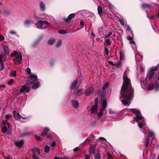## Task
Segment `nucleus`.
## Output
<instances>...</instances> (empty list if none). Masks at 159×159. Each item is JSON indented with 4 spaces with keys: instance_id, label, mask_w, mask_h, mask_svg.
I'll use <instances>...</instances> for the list:
<instances>
[{
    "instance_id": "f257e3e1",
    "label": "nucleus",
    "mask_w": 159,
    "mask_h": 159,
    "mask_svg": "<svg viewBox=\"0 0 159 159\" xmlns=\"http://www.w3.org/2000/svg\"><path fill=\"white\" fill-rule=\"evenodd\" d=\"M128 71L126 70L123 76V84L121 89L120 98L123 97L128 100L132 98L133 95L134 89L132 88L130 79L127 76Z\"/></svg>"
},
{
    "instance_id": "f03ea898",
    "label": "nucleus",
    "mask_w": 159,
    "mask_h": 159,
    "mask_svg": "<svg viewBox=\"0 0 159 159\" xmlns=\"http://www.w3.org/2000/svg\"><path fill=\"white\" fill-rule=\"evenodd\" d=\"M158 69V66H156L152 67L149 72L148 73L146 78V81L147 83L154 80L156 77L155 71Z\"/></svg>"
},
{
    "instance_id": "7ed1b4c3",
    "label": "nucleus",
    "mask_w": 159,
    "mask_h": 159,
    "mask_svg": "<svg viewBox=\"0 0 159 159\" xmlns=\"http://www.w3.org/2000/svg\"><path fill=\"white\" fill-rule=\"evenodd\" d=\"M10 56L12 57L14 56L16 57V61H14L15 63L20 64L22 61V55L20 52L13 51L11 54Z\"/></svg>"
},
{
    "instance_id": "20e7f679",
    "label": "nucleus",
    "mask_w": 159,
    "mask_h": 159,
    "mask_svg": "<svg viewBox=\"0 0 159 159\" xmlns=\"http://www.w3.org/2000/svg\"><path fill=\"white\" fill-rule=\"evenodd\" d=\"M2 125V132L3 133L9 134L11 130L12 127L10 124L8 123H3Z\"/></svg>"
},
{
    "instance_id": "39448f33",
    "label": "nucleus",
    "mask_w": 159,
    "mask_h": 159,
    "mask_svg": "<svg viewBox=\"0 0 159 159\" xmlns=\"http://www.w3.org/2000/svg\"><path fill=\"white\" fill-rule=\"evenodd\" d=\"M30 84L34 83L36 82L38 79L37 77L35 75H31L30 76Z\"/></svg>"
},
{
    "instance_id": "423d86ee",
    "label": "nucleus",
    "mask_w": 159,
    "mask_h": 159,
    "mask_svg": "<svg viewBox=\"0 0 159 159\" xmlns=\"http://www.w3.org/2000/svg\"><path fill=\"white\" fill-rule=\"evenodd\" d=\"M30 90V86H27L25 85L23 86L22 87L20 90V92H28Z\"/></svg>"
},
{
    "instance_id": "0eeeda50",
    "label": "nucleus",
    "mask_w": 159,
    "mask_h": 159,
    "mask_svg": "<svg viewBox=\"0 0 159 159\" xmlns=\"http://www.w3.org/2000/svg\"><path fill=\"white\" fill-rule=\"evenodd\" d=\"M149 137V136L152 138V140L151 141V143L153 144H154L156 142V140L155 139V134L152 131L149 130L148 133Z\"/></svg>"
},
{
    "instance_id": "6e6552de",
    "label": "nucleus",
    "mask_w": 159,
    "mask_h": 159,
    "mask_svg": "<svg viewBox=\"0 0 159 159\" xmlns=\"http://www.w3.org/2000/svg\"><path fill=\"white\" fill-rule=\"evenodd\" d=\"M35 25L36 27L39 29H43L45 28H43L42 27L43 23L42 21V20H39L38 22L35 24Z\"/></svg>"
},
{
    "instance_id": "1a4fd4ad",
    "label": "nucleus",
    "mask_w": 159,
    "mask_h": 159,
    "mask_svg": "<svg viewBox=\"0 0 159 159\" xmlns=\"http://www.w3.org/2000/svg\"><path fill=\"white\" fill-rule=\"evenodd\" d=\"M24 141L23 140H21L20 141H17L15 143V144L17 147L19 148L22 147Z\"/></svg>"
},
{
    "instance_id": "9d476101",
    "label": "nucleus",
    "mask_w": 159,
    "mask_h": 159,
    "mask_svg": "<svg viewBox=\"0 0 159 159\" xmlns=\"http://www.w3.org/2000/svg\"><path fill=\"white\" fill-rule=\"evenodd\" d=\"M3 49L4 52V55L7 56L9 55V49L7 46H3Z\"/></svg>"
},
{
    "instance_id": "9b49d317",
    "label": "nucleus",
    "mask_w": 159,
    "mask_h": 159,
    "mask_svg": "<svg viewBox=\"0 0 159 159\" xmlns=\"http://www.w3.org/2000/svg\"><path fill=\"white\" fill-rule=\"evenodd\" d=\"M143 116H142L141 113L139 114H137L136 116L134 117V119L136 122L139 121V120H140L143 119Z\"/></svg>"
},
{
    "instance_id": "f8f14e48",
    "label": "nucleus",
    "mask_w": 159,
    "mask_h": 159,
    "mask_svg": "<svg viewBox=\"0 0 159 159\" xmlns=\"http://www.w3.org/2000/svg\"><path fill=\"white\" fill-rule=\"evenodd\" d=\"M75 16V14L74 13H72L70 14L68 17L67 19H66V20H65V21L66 22H68L70 20L74 18Z\"/></svg>"
},
{
    "instance_id": "ddd939ff",
    "label": "nucleus",
    "mask_w": 159,
    "mask_h": 159,
    "mask_svg": "<svg viewBox=\"0 0 159 159\" xmlns=\"http://www.w3.org/2000/svg\"><path fill=\"white\" fill-rule=\"evenodd\" d=\"M128 100L127 99H123L122 100V102L124 106H128L130 105V102H129V100Z\"/></svg>"
},
{
    "instance_id": "4468645a",
    "label": "nucleus",
    "mask_w": 159,
    "mask_h": 159,
    "mask_svg": "<svg viewBox=\"0 0 159 159\" xmlns=\"http://www.w3.org/2000/svg\"><path fill=\"white\" fill-rule=\"evenodd\" d=\"M13 114L14 117L16 119H20L21 118V116H20L19 113L18 112H16L15 111H13Z\"/></svg>"
},
{
    "instance_id": "2eb2a0df",
    "label": "nucleus",
    "mask_w": 159,
    "mask_h": 159,
    "mask_svg": "<svg viewBox=\"0 0 159 159\" xmlns=\"http://www.w3.org/2000/svg\"><path fill=\"white\" fill-rule=\"evenodd\" d=\"M97 107L98 105H95L93 106L91 109V113H93L96 112L97 111Z\"/></svg>"
},
{
    "instance_id": "dca6fc26",
    "label": "nucleus",
    "mask_w": 159,
    "mask_h": 159,
    "mask_svg": "<svg viewBox=\"0 0 159 159\" xmlns=\"http://www.w3.org/2000/svg\"><path fill=\"white\" fill-rule=\"evenodd\" d=\"M129 41V43L132 45V47L133 49L135 50L136 49V45L135 44V43L134 40H131Z\"/></svg>"
},
{
    "instance_id": "f3484780",
    "label": "nucleus",
    "mask_w": 159,
    "mask_h": 159,
    "mask_svg": "<svg viewBox=\"0 0 159 159\" xmlns=\"http://www.w3.org/2000/svg\"><path fill=\"white\" fill-rule=\"evenodd\" d=\"M3 58V55H0V64L1 65V70H2L4 68V64L2 61V59Z\"/></svg>"
},
{
    "instance_id": "a211bd4d",
    "label": "nucleus",
    "mask_w": 159,
    "mask_h": 159,
    "mask_svg": "<svg viewBox=\"0 0 159 159\" xmlns=\"http://www.w3.org/2000/svg\"><path fill=\"white\" fill-rule=\"evenodd\" d=\"M129 109L133 113L136 114V115L137 114H140V112L139 111L136 109Z\"/></svg>"
},
{
    "instance_id": "6ab92c4d",
    "label": "nucleus",
    "mask_w": 159,
    "mask_h": 159,
    "mask_svg": "<svg viewBox=\"0 0 159 159\" xmlns=\"http://www.w3.org/2000/svg\"><path fill=\"white\" fill-rule=\"evenodd\" d=\"M94 91V88L93 87L90 88L89 89L88 92H87L85 93V95L86 96H89Z\"/></svg>"
},
{
    "instance_id": "aec40b11",
    "label": "nucleus",
    "mask_w": 159,
    "mask_h": 159,
    "mask_svg": "<svg viewBox=\"0 0 159 159\" xmlns=\"http://www.w3.org/2000/svg\"><path fill=\"white\" fill-rule=\"evenodd\" d=\"M50 129L48 128H45L44 130L41 133V135H45L48 134L47 132L50 131Z\"/></svg>"
},
{
    "instance_id": "412c9836",
    "label": "nucleus",
    "mask_w": 159,
    "mask_h": 159,
    "mask_svg": "<svg viewBox=\"0 0 159 159\" xmlns=\"http://www.w3.org/2000/svg\"><path fill=\"white\" fill-rule=\"evenodd\" d=\"M102 104L103 110L106 107L107 102L106 100H104L102 102Z\"/></svg>"
},
{
    "instance_id": "4be33fe9",
    "label": "nucleus",
    "mask_w": 159,
    "mask_h": 159,
    "mask_svg": "<svg viewBox=\"0 0 159 159\" xmlns=\"http://www.w3.org/2000/svg\"><path fill=\"white\" fill-rule=\"evenodd\" d=\"M72 103L74 107L77 108L78 107L79 104L77 101H72Z\"/></svg>"
},
{
    "instance_id": "5701e85b",
    "label": "nucleus",
    "mask_w": 159,
    "mask_h": 159,
    "mask_svg": "<svg viewBox=\"0 0 159 159\" xmlns=\"http://www.w3.org/2000/svg\"><path fill=\"white\" fill-rule=\"evenodd\" d=\"M77 84V80H75L73 83L72 84L71 86V89H74L75 87L76 86Z\"/></svg>"
},
{
    "instance_id": "b1692460",
    "label": "nucleus",
    "mask_w": 159,
    "mask_h": 159,
    "mask_svg": "<svg viewBox=\"0 0 159 159\" xmlns=\"http://www.w3.org/2000/svg\"><path fill=\"white\" fill-rule=\"evenodd\" d=\"M111 44V42L109 39H107L105 40L104 45L106 46L110 45Z\"/></svg>"
},
{
    "instance_id": "393cba45",
    "label": "nucleus",
    "mask_w": 159,
    "mask_h": 159,
    "mask_svg": "<svg viewBox=\"0 0 159 159\" xmlns=\"http://www.w3.org/2000/svg\"><path fill=\"white\" fill-rule=\"evenodd\" d=\"M142 7L143 9L148 8L150 7V6L148 4H143L142 5Z\"/></svg>"
},
{
    "instance_id": "a878e982",
    "label": "nucleus",
    "mask_w": 159,
    "mask_h": 159,
    "mask_svg": "<svg viewBox=\"0 0 159 159\" xmlns=\"http://www.w3.org/2000/svg\"><path fill=\"white\" fill-rule=\"evenodd\" d=\"M98 11L99 14L100 15L102 12V9L101 6H99L98 8Z\"/></svg>"
},
{
    "instance_id": "bb28decb",
    "label": "nucleus",
    "mask_w": 159,
    "mask_h": 159,
    "mask_svg": "<svg viewBox=\"0 0 159 159\" xmlns=\"http://www.w3.org/2000/svg\"><path fill=\"white\" fill-rule=\"evenodd\" d=\"M83 91V89H80L78 90L75 92V93L77 94L80 95L81 94Z\"/></svg>"
},
{
    "instance_id": "cd10ccee",
    "label": "nucleus",
    "mask_w": 159,
    "mask_h": 159,
    "mask_svg": "<svg viewBox=\"0 0 159 159\" xmlns=\"http://www.w3.org/2000/svg\"><path fill=\"white\" fill-rule=\"evenodd\" d=\"M55 43V40L53 39H49L48 42V44L50 45L53 44Z\"/></svg>"
},
{
    "instance_id": "c85d7f7f",
    "label": "nucleus",
    "mask_w": 159,
    "mask_h": 159,
    "mask_svg": "<svg viewBox=\"0 0 159 159\" xmlns=\"http://www.w3.org/2000/svg\"><path fill=\"white\" fill-rule=\"evenodd\" d=\"M50 148L48 146H46L44 148V151L46 153H48L49 152Z\"/></svg>"
},
{
    "instance_id": "c756f323",
    "label": "nucleus",
    "mask_w": 159,
    "mask_h": 159,
    "mask_svg": "<svg viewBox=\"0 0 159 159\" xmlns=\"http://www.w3.org/2000/svg\"><path fill=\"white\" fill-rule=\"evenodd\" d=\"M149 141V136H148V138L147 139V141L145 143H144V145L145 147H147L148 145Z\"/></svg>"
},
{
    "instance_id": "7c9ffc66",
    "label": "nucleus",
    "mask_w": 159,
    "mask_h": 159,
    "mask_svg": "<svg viewBox=\"0 0 159 159\" xmlns=\"http://www.w3.org/2000/svg\"><path fill=\"white\" fill-rule=\"evenodd\" d=\"M114 66L118 67H120L121 66V62L120 61H118L117 62L115 63Z\"/></svg>"
},
{
    "instance_id": "2f4dec72",
    "label": "nucleus",
    "mask_w": 159,
    "mask_h": 159,
    "mask_svg": "<svg viewBox=\"0 0 159 159\" xmlns=\"http://www.w3.org/2000/svg\"><path fill=\"white\" fill-rule=\"evenodd\" d=\"M40 8L42 10H44L45 9V6L44 4L41 2L40 5Z\"/></svg>"
},
{
    "instance_id": "473e14b6",
    "label": "nucleus",
    "mask_w": 159,
    "mask_h": 159,
    "mask_svg": "<svg viewBox=\"0 0 159 159\" xmlns=\"http://www.w3.org/2000/svg\"><path fill=\"white\" fill-rule=\"evenodd\" d=\"M33 150L34 152H37L39 154L40 153V151L39 148H33Z\"/></svg>"
},
{
    "instance_id": "72a5a7b5",
    "label": "nucleus",
    "mask_w": 159,
    "mask_h": 159,
    "mask_svg": "<svg viewBox=\"0 0 159 159\" xmlns=\"http://www.w3.org/2000/svg\"><path fill=\"white\" fill-rule=\"evenodd\" d=\"M154 88V85L153 84H149L148 86V89L149 90H152Z\"/></svg>"
},
{
    "instance_id": "f704fd0d",
    "label": "nucleus",
    "mask_w": 159,
    "mask_h": 159,
    "mask_svg": "<svg viewBox=\"0 0 159 159\" xmlns=\"http://www.w3.org/2000/svg\"><path fill=\"white\" fill-rule=\"evenodd\" d=\"M112 32L110 31L105 36V39L110 37L112 34Z\"/></svg>"
},
{
    "instance_id": "c9c22d12",
    "label": "nucleus",
    "mask_w": 159,
    "mask_h": 159,
    "mask_svg": "<svg viewBox=\"0 0 159 159\" xmlns=\"http://www.w3.org/2000/svg\"><path fill=\"white\" fill-rule=\"evenodd\" d=\"M62 42L61 40L59 41L56 44V45L57 47H59L61 45Z\"/></svg>"
},
{
    "instance_id": "e433bc0d",
    "label": "nucleus",
    "mask_w": 159,
    "mask_h": 159,
    "mask_svg": "<svg viewBox=\"0 0 159 159\" xmlns=\"http://www.w3.org/2000/svg\"><path fill=\"white\" fill-rule=\"evenodd\" d=\"M109 84L108 82H106L105 85H104V86L102 87V89L103 90L105 89H106L109 86Z\"/></svg>"
},
{
    "instance_id": "4c0bfd02",
    "label": "nucleus",
    "mask_w": 159,
    "mask_h": 159,
    "mask_svg": "<svg viewBox=\"0 0 159 159\" xmlns=\"http://www.w3.org/2000/svg\"><path fill=\"white\" fill-rule=\"evenodd\" d=\"M39 84H34L32 88L33 89H36L39 87Z\"/></svg>"
},
{
    "instance_id": "58836bf2",
    "label": "nucleus",
    "mask_w": 159,
    "mask_h": 159,
    "mask_svg": "<svg viewBox=\"0 0 159 159\" xmlns=\"http://www.w3.org/2000/svg\"><path fill=\"white\" fill-rule=\"evenodd\" d=\"M103 110L102 109H100V112L97 114V115L99 117H100L102 116Z\"/></svg>"
},
{
    "instance_id": "ea45409f",
    "label": "nucleus",
    "mask_w": 159,
    "mask_h": 159,
    "mask_svg": "<svg viewBox=\"0 0 159 159\" xmlns=\"http://www.w3.org/2000/svg\"><path fill=\"white\" fill-rule=\"evenodd\" d=\"M104 54L107 56L108 55V50L107 48H105Z\"/></svg>"
},
{
    "instance_id": "a19ab883",
    "label": "nucleus",
    "mask_w": 159,
    "mask_h": 159,
    "mask_svg": "<svg viewBox=\"0 0 159 159\" xmlns=\"http://www.w3.org/2000/svg\"><path fill=\"white\" fill-rule=\"evenodd\" d=\"M11 75L12 76H15L16 75V71L14 70L11 73Z\"/></svg>"
},
{
    "instance_id": "79ce46f5",
    "label": "nucleus",
    "mask_w": 159,
    "mask_h": 159,
    "mask_svg": "<svg viewBox=\"0 0 159 159\" xmlns=\"http://www.w3.org/2000/svg\"><path fill=\"white\" fill-rule=\"evenodd\" d=\"M137 122L138 123V125L139 127L141 129L143 127L142 124L139 121H138V122Z\"/></svg>"
},
{
    "instance_id": "37998d69",
    "label": "nucleus",
    "mask_w": 159,
    "mask_h": 159,
    "mask_svg": "<svg viewBox=\"0 0 159 159\" xmlns=\"http://www.w3.org/2000/svg\"><path fill=\"white\" fill-rule=\"evenodd\" d=\"M35 138L37 140V141H41V138L38 136L37 135H36L35 136Z\"/></svg>"
},
{
    "instance_id": "c03bdc74",
    "label": "nucleus",
    "mask_w": 159,
    "mask_h": 159,
    "mask_svg": "<svg viewBox=\"0 0 159 159\" xmlns=\"http://www.w3.org/2000/svg\"><path fill=\"white\" fill-rule=\"evenodd\" d=\"M26 71L28 74H30L31 73V69L29 68H27L26 70Z\"/></svg>"
},
{
    "instance_id": "a18cd8bd",
    "label": "nucleus",
    "mask_w": 159,
    "mask_h": 159,
    "mask_svg": "<svg viewBox=\"0 0 159 159\" xmlns=\"http://www.w3.org/2000/svg\"><path fill=\"white\" fill-rule=\"evenodd\" d=\"M11 116V115L10 114H7L5 116V117L6 119H8L10 118Z\"/></svg>"
},
{
    "instance_id": "49530a36",
    "label": "nucleus",
    "mask_w": 159,
    "mask_h": 159,
    "mask_svg": "<svg viewBox=\"0 0 159 159\" xmlns=\"http://www.w3.org/2000/svg\"><path fill=\"white\" fill-rule=\"evenodd\" d=\"M42 22H43V24H45V25H49V23L48 21H42Z\"/></svg>"
},
{
    "instance_id": "de8ad7c7",
    "label": "nucleus",
    "mask_w": 159,
    "mask_h": 159,
    "mask_svg": "<svg viewBox=\"0 0 159 159\" xmlns=\"http://www.w3.org/2000/svg\"><path fill=\"white\" fill-rule=\"evenodd\" d=\"M4 36L2 35H0V41H2L4 40Z\"/></svg>"
},
{
    "instance_id": "09e8293b",
    "label": "nucleus",
    "mask_w": 159,
    "mask_h": 159,
    "mask_svg": "<svg viewBox=\"0 0 159 159\" xmlns=\"http://www.w3.org/2000/svg\"><path fill=\"white\" fill-rule=\"evenodd\" d=\"M59 33L60 34H65L66 33V32L64 31L60 30L59 31Z\"/></svg>"
},
{
    "instance_id": "8fccbe9b",
    "label": "nucleus",
    "mask_w": 159,
    "mask_h": 159,
    "mask_svg": "<svg viewBox=\"0 0 159 159\" xmlns=\"http://www.w3.org/2000/svg\"><path fill=\"white\" fill-rule=\"evenodd\" d=\"M13 82V80L11 79L8 83V84L9 85H11Z\"/></svg>"
},
{
    "instance_id": "3c124183",
    "label": "nucleus",
    "mask_w": 159,
    "mask_h": 159,
    "mask_svg": "<svg viewBox=\"0 0 159 159\" xmlns=\"http://www.w3.org/2000/svg\"><path fill=\"white\" fill-rule=\"evenodd\" d=\"M31 23V22L29 20H26L25 22V23L26 25H28Z\"/></svg>"
},
{
    "instance_id": "603ef678",
    "label": "nucleus",
    "mask_w": 159,
    "mask_h": 159,
    "mask_svg": "<svg viewBox=\"0 0 159 159\" xmlns=\"http://www.w3.org/2000/svg\"><path fill=\"white\" fill-rule=\"evenodd\" d=\"M155 89L156 90H158L159 89V84H157L155 88Z\"/></svg>"
},
{
    "instance_id": "864d4df0",
    "label": "nucleus",
    "mask_w": 159,
    "mask_h": 159,
    "mask_svg": "<svg viewBox=\"0 0 159 159\" xmlns=\"http://www.w3.org/2000/svg\"><path fill=\"white\" fill-rule=\"evenodd\" d=\"M33 158L34 159H39L38 157L34 154L33 155Z\"/></svg>"
},
{
    "instance_id": "5fc2aeb1",
    "label": "nucleus",
    "mask_w": 159,
    "mask_h": 159,
    "mask_svg": "<svg viewBox=\"0 0 159 159\" xmlns=\"http://www.w3.org/2000/svg\"><path fill=\"white\" fill-rule=\"evenodd\" d=\"M127 39L129 41H130L131 40H133V38L130 36H129L127 37Z\"/></svg>"
},
{
    "instance_id": "6e6d98bb",
    "label": "nucleus",
    "mask_w": 159,
    "mask_h": 159,
    "mask_svg": "<svg viewBox=\"0 0 159 159\" xmlns=\"http://www.w3.org/2000/svg\"><path fill=\"white\" fill-rule=\"evenodd\" d=\"M109 113L111 114H114L115 113V112L113 111L111 109H110L109 110Z\"/></svg>"
},
{
    "instance_id": "4d7b16f0",
    "label": "nucleus",
    "mask_w": 159,
    "mask_h": 159,
    "mask_svg": "<svg viewBox=\"0 0 159 159\" xmlns=\"http://www.w3.org/2000/svg\"><path fill=\"white\" fill-rule=\"evenodd\" d=\"M95 101L96 102V103H95V105H98V99L97 98H96L95 99Z\"/></svg>"
},
{
    "instance_id": "13d9d810",
    "label": "nucleus",
    "mask_w": 159,
    "mask_h": 159,
    "mask_svg": "<svg viewBox=\"0 0 159 159\" xmlns=\"http://www.w3.org/2000/svg\"><path fill=\"white\" fill-rule=\"evenodd\" d=\"M120 58L121 60H123V56L122 53H120Z\"/></svg>"
},
{
    "instance_id": "bf43d9fd",
    "label": "nucleus",
    "mask_w": 159,
    "mask_h": 159,
    "mask_svg": "<svg viewBox=\"0 0 159 159\" xmlns=\"http://www.w3.org/2000/svg\"><path fill=\"white\" fill-rule=\"evenodd\" d=\"M108 62L111 65L114 66L115 64L113 63L112 61H109Z\"/></svg>"
},
{
    "instance_id": "052dcab7",
    "label": "nucleus",
    "mask_w": 159,
    "mask_h": 159,
    "mask_svg": "<svg viewBox=\"0 0 159 159\" xmlns=\"http://www.w3.org/2000/svg\"><path fill=\"white\" fill-rule=\"evenodd\" d=\"M79 148L77 147L74 149V152H76L78 151L79 150Z\"/></svg>"
},
{
    "instance_id": "680f3d73",
    "label": "nucleus",
    "mask_w": 159,
    "mask_h": 159,
    "mask_svg": "<svg viewBox=\"0 0 159 159\" xmlns=\"http://www.w3.org/2000/svg\"><path fill=\"white\" fill-rule=\"evenodd\" d=\"M54 159H64V158L62 157L58 158L57 157H54Z\"/></svg>"
},
{
    "instance_id": "e2e57ef3",
    "label": "nucleus",
    "mask_w": 159,
    "mask_h": 159,
    "mask_svg": "<svg viewBox=\"0 0 159 159\" xmlns=\"http://www.w3.org/2000/svg\"><path fill=\"white\" fill-rule=\"evenodd\" d=\"M100 156L99 155H98L95 156V158L96 159H99L100 158Z\"/></svg>"
},
{
    "instance_id": "0e129e2a",
    "label": "nucleus",
    "mask_w": 159,
    "mask_h": 159,
    "mask_svg": "<svg viewBox=\"0 0 159 159\" xmlns=\"http://www.w3.org/2000/svg\"><path fill=\"white\" fill-rule=\"evenodd\" d=\"M99 139L100 140H104L106 141V139L103 137H100L99 138Z\"/></svg>"
},
{
    "instance_id": "69168bd1",
    "label": "nucleus",
    "mask_w": 159,
    "mask_h": 159,
    "mask_svg": "<svg viewBox=\"0 0 159 159\" xmlns=\"http://www.w3.org/2000/svg\"><path fill=\"white\" fill-rule=\"evenodd\" d=\"M10 33L12 34H15L16 33L15 31H11L10 32Z\"/></svg>"
},
{
    "instance_id": "338daca9",
    "label": "nucleus",
    "mask_w": 159,
    "mask_h": 159,
    "mask_svg": "<svg viewBox=\"0 0 159 159\" xmlns=\"http://www.w3.org/2000/svg\"><path fill=\"white\" fill-rule=\"evenodd\" d=\"M55 145H56V143H55V141H53V142L52 143V146H53V147H54V146H55Z\"/></svg>"
},
{
    "instance_id": "774afa93",
    "label": "nucleus",
    "mask_w": 159,
    "mask_h": 159,
    "mask_svg": "<svg viewBox=\"0 0 159 159\" xmlns=\"http://www.w3.org/2000/svg\"><path fill=\"white\" fill-rule=\"evenodd\" d=\"M90 159L88 155H87L86 156L84 159Z\"/></svg>"
}]
</instances>
